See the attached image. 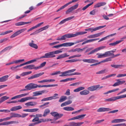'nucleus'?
<instances>
[{
    "mask_svg": "<svg viewBox=\"0 0 126 126\" xmlns=\"http://www.w3.org/2000/svg\"><path fill=\"white\" fill-rule=\"evenodd\" d=\"M32 73L31 71H30L29 72H24L22 73L20 75L21 76H24L26 75L30 74H31Z\"/></svg>",
    "mask_w": 126,
    "mask_h": 126,
    "instance_id": "48",
    "label": "nucleus"
},
{
    "mask_svg": "<svg viewBox=\"0 0 126 126\" xmlns=\"http://www.w3.org/2000/svg\"><path fill=\"white\" fill-rule=\"evenodd\" d=\"M67 99V97L65 96H62L60 98L59 100V102H62Z\"/></svg>",
    "mask_w": 126,
    "mask_h": 126,
    "instance_id": "35",
    "label": "nucleus"
},
{
    "mask_svg": "<svg viewBox=\"0 0 126 126\" xmlns=\"http://www.w3.org/2000/svg\"><path fill=\"white\" fill-rule=\"evenodd\" d=\"M46 63V62H44L43 63H42L41 64L40 66L37 67V69H38L44 66L45 65Z\"/></svg>",
    "mask_w": 126,
    "mask_h": 126,
    "instance_id": "55",
    "label": "nucleus"
},
{
    "mask_svg": "<svg viewBox=\"0 0 126 126\" xmlns=\"http://www.w3.org/2000/svg\"><path fill=\"white\" fill-rule=\"evenodd\" d=\"M87 33L86 32H76L75 34L68 33L62 36L61 38L58 37L56 40L59 41L65 40L67 38L75 37L76 36L84 34Z\"/></svg>",
    "mask_w": 126,
    "mask_h": 126,
    "instance_id": "1",
    "label": "nucleus"
},
{
    "mask_svg": "<svg viewBox=\"0 0 126 126\" xmlns=\"http://www.w3.org/2000/svg\"><path fill=\"white\" fill-rule=\"evenodd\" d=\"M34 41L33 40L31 41V42L29 43V45L31 47L35 48V49H37L38 48L37 45L33 43Z\"/></svg>",
    "mask_w": 126,
    "mask_h": 126,
    "instance_id": "15",
    "label": "nucleus"
},
{
    "mask_svg": "<svg viewBox=\"0 0 126 126\" xmlns=\"http://www.w3.org/2000/svg\"><path fill=\"white\" fill-rule=\"evenodd\" d=\"M45 92V90H43L42 91L34 92L33 93V96H36L41 95L44 93Z\"/></svg>",
    "mask_w": 126,
    "mask_h": 126,
    "instance_id": "14",
    "label": "nucleus"
},
{
    "mask_svg": "<svg viewBox=\"0 0 126 126\" xmlns=\"http://www.w3.org/2000/svg\"><path fill=\"white\" fill-rule=\"evenodd\" d=\"M61 73L62 74L59 75L60 77H63L67 76H71V73H68L67 71L63 72H61Z\"/></svg>",
    "mask_w": 126,
    "mask_h": 126,
    "instance_id": "20",
    "label": "nucleus"
},
{
    "mask_svg": "<svg viewBox=\"0 0 126 126\" xmlns=\"http://www.w3.org/2000/svg\"><path fill=\"white\" fill-rule=\"evenodd\" d=\"M50 112V110L48 109H46L44 112L43 116L44 117H45L47 114H49Z\"/></svg>",
    "mask_w": 126,
    "mask_h": 126,
    "instance_id": "38",
    "label": "nucleus"
},
{
    "mask_svg": "<svg viewBox=\"0 0 126 126\" xmlns=\"http://www.w3.org/2000/svg\"><path fill=\"white\" fill-rule=\"evenodd\" d=\"M67 47V43H64L60 45L54 46L53 47V48H58V47Z\"/></svg>",
    "mask_w": 126,
    "mask_h": 126,
    "instance_id": "30",
    "label": "nucleus"
},
{
    "mask_svg": "<svg viewBox=\"0 0 126 126\" xmlns=\"http://www.w3.org/2000/svg\"><path fill=\"white\" fill-rule=\"evenodd\" d=\"M69 56L66 53H65L63 54H61L57 58V59H59L61 58H63L65 57H68Z\"/></svg>",
    "mask_w": 126,
    "mask_h": 126,
    "instance_id": "21",
    "label": "nucleus"
},
{
    "mask_svg": "<svg viewBox=\"0 0 126 126\" xmlns=\"http://www.w3.org/2000/svg\"><path fill=\"white\" fill-rule=\"evenodd\" d=\"M31 23V22H20L16 23L15 24V25L16 26H20L28 24Z\"/></svg>",
    "mask_w": 126,
    "mask_h": 126,
    "instance_id": "24",
    "label": "nucleus"
},
{
    "mask_svg": "<svg viewBox=\"0 0 126 126\" xmlns=\"http://www.w3.org/2000/svg\"><path fill=\"white\" fill-rule=\"evenodd\" d=\"M18 67V65L15 66H12L10 68V69L12 71L16 72L19 70V69L17 68Z\"/></svg>",
    "mask_w": 126,
    "mask_h": 126,
    "instance_id": "44",
    "label": "nucleus"
},
{
    "mask_svg": "<svg viewBox=\"0 0 126 126\" xmlns=\"http://www.w3.org/2000/svg\"><path fill=\"white\" fill-rule=\"evenodd\" d=\"M80 60H79V59H73L66 61H65V62H66L72 63L77 61H79Z\"/></svg>",
    "mask_w": 126,
    "mask_h": 126,
    "instance_id": "47",
    "label": "nucleus"
},
{
    "mask_svg": "<svg viewBox=\"0 0 126 126\" xmlns=\"http://www.w3.org/2000/svg\"><path fill=\"white\" fill-rule=\"evenodd\" d=\"M123 40L116 41V42L113 43H110L109 45L111 46H115L117 44H118Z\"/></svg>",
    "mask_w": 126,
    "mask_h": 126,
    "instance_id": "34",
    "label": "nucleus"
},
{
    "mask_svg": "<svg viewBox=\"0 0 126 126\" xmlns=\"http://www.w3.org/2000/svg\"><path fill=\"white\" fill-rule=\"evenodd\" d=\"M27 29L26 28L23 29L16 31L10 36V38H13L15 37L21 33L24 32Z\"/></svg>",
    "mask_w": 126,
    "mask_h": 126,
    "instance_id": "4",
    "label": "nucleus"
},
{
    "mask_svg": "<svg viewBox=\"0 0 126 126\" xmlns=\"http://www.w3.org/2000/svg\"><path fill=\"white\" fill-rule=\"evenodd\" d=\"M82 60L84 62L89 63H94L96 62V60L93 59H84Z\"/></svg>",
    "mask_w": 126,
    "mask_h": 126,
    "instance_id": "16",
    "label": "nucleus"
},
{
    "mask_svg": "<svg viewBox=\"0 0 126 126\" xmlns=\"http://www.w3.org/2000/svg\"><path fill=\"white\" fill-rule=\"evenodd\" d=\"M58 95V94H57L56 93L54 94V96H51L50 97H47V100H51L53 99H55L57 98H58V97H55V96H57Z\"/></svg>",
    "mask_w": 126,
    "mask_h": 126,
    "instance_id": "36",
    "label": "nucleus"
},
{
    "mask_svg": "<svg viewBox=\"0 0 126 126\" xmlns=\"http://www.w3.org/2000/svg\"><path fill=\"white\" fill-rule=\"evenodd\" d=\"M44 73V72H42L35 74L28 78V79L30 80L38 77L43 75Z\"/></svg>",
    "mask_w": 126,
    "mask_h": 126,
    "instance_id": "12",
    "label": "nucleus"
},
{
    "mask_svg": "<svg viewBox=\"0 0 126 126\" xmlns=\"http://www.w3.org/2000/svg\"><path fill=\"white\" fill-rule=\"evenodd\" d=\"M126 76V74H118L117 76V77L118 78H121L122 77H125Z\"/></svg>",
    "mask_w": 126,
    "mask_h": 126,
    "instance_id": "59",
    "label": "nucleus"
},
{
    "mask_svg": "<svg viewBox=\"0 0 126 126\" xmlns=\"http://www.w3.org/2000/svg\"><path fill=\"white\" fill-rule=\"evenodd\" d=\"M79 40H78L75 42H69L67 43V47L71 46L74 44L80 43Z\"/></svg>",
    "mask_w": 126,
    "mask_h": 126,
    "instance_id": "33",
    "label": "nucleus"
},
{
    "mask_svg": "<svg viewBox=\"0 0 126 126\" xmlns=\"http://www.w3.org/2000/svg\"><path fill=\"white\" fill-rule=\"evenodd\" d=\"M46 122L45 119H39L38 121L36 123L37 124L41 123L42 122Z\"/></svg>",
    "mask_w": 126,
    "mask_h": 126,
    "instance_id": "57",
    "label": "nucleus"
},
{
    "mask_svg": "<svg viewBox=\"0 0 126 126\" xmlns=\"http://www.w3.org/2000/svg\"><path fill=\"white\" fill-rule=\"evenodd\" d=\"M65 126H77V123L71 122L69 123L68 125H65Z\"/></svg>",
    "mask_w": 126,
    "mask_h": 126,
    "instance_id": "51",
    "label": "nucleus"
},
{
    "mask_svg": "<svg viewBox=\"0 0 126 126\" xmlns=\"http://www.w3.org/2000/svg\"><path fill=\"white\" fill-rule=\"evenodd\" d=\"M6 125H10L13 124H17L18 123V121H11L9 122H6Z\"/></svg>",
    "mask_w": 126,
    "mask_h": 126,
    "instance_id": "49",
    "label": "nucleus"
},
{
    "mask_svg": "<svg viewBox=\"0 0 126 126\" xmlns=\"http://www.w3.org/2000/svg\"><path fill=\"white\" fill-rule=\"evenodd\" d=\"M100 86L99 85L92 86L88 87L87 88L88 91H94L97 89Z\"/></svg>",
    "mask_w": 126,
    "mask_h": 126,
    "instance_id": "10",
    "label": "nucleus"
},
{
    "mask_svg": "<svg viewBox=\"0 0 126 126\" xmlns=\"http://www.w3.org/2000/svg\"><path fill=\"white\" fill-rule=\"evenodd\" d=\"M105 32V31L96 34L90 35L87 37V38H92L98 37L102 35Z\"/></svg>",
    "mask_w": 126,
    "mask_h": 126,
    "instance_id": "8",
    "label": "nucleus"
},
{
    "mask_svg": "<svg viewBox=\"0 0 126 126\" xmlns=\"http://www.w3.org/2000/svg\"><path fill=\"white\" fill-rule=\"evenodd\" d=\"M86 47H84L83 48L81 49L80 48H76V51H77L78 52L82 51L85 49L86 48Z\"/></svg>",
    "mask_w": 126,
    "mask_h": 126,
    "instance_id": "60",
    "label": "nucleus"
},
{
    "mask_svg": "<svg viewBox=\"0 0 126 126\" xmlns=\"http://www.w3.org/2000/svg\"><path fill=\"white\" fill-rule=\"evenodd\" d=\"M9 98V97L4 96L1 97L0 99V103H1L6 100L7 99Z\"/></svg>",
    "mask_w": 126,
    "mask_h": 126,
    "instance_id": "39",
    "label": "nucleus"
},
{
    "mask_svg": "<svg viewBox=\"0 0 126 126\" xmlns=\"http://www.w3.org/2000/svg\"><path fill=\"white\" fill-rule=\"evenodd\" d=\"M28 94L29 93H26L19 95V98H20L27 96L28 95Z\"/></svg>",
    "mask_w": 126,
    "mask_h": 126,
    "instance_id": "64",
    "label": "nucleus"
},
{
    "mask_svg": "<svg viewBox=\"0 0 126 126\" xmlns=\"http://www.w3.org/2000/svg\"><path fill=\"white\" fill-rule=\"evenodd\" d=\"M36 84L33 83H29L26 86L28 87L29 90H30L37 88Z\"/></svg>",
    "mask_w": 126,
    "mask_h": 126,
    "instance_id": "9",
    "label": "nucleus"
},
{
    "mask_svg": "<svg viewBox=\"0 0 126 126\" xmlns=\"http://www.w3.org/2000/svg\"><path fill=\"white\" fill-rule=\"evenodd\" d=\"M106 3L105 2H101L95 4L94 6L95 8L99 7L101 6H104L106 5Z\"/></svg>",
    "mask_w": 126,
    "mask_h": 126,
    "instance_id": "26",
    "label": "nucleus"
},
{
    "mask_svg": "<svg viewBox=\"0 0 126 126\" xmlns=\"http://www.w3.org/2000/svg\"><path fill=\"white\" fill-rule=\"evenodd\" d=\"M29 100L28 97L21 98L20 100H18L17 102H24Z\"/></svg>",
    "mask_w": 126,
    "mask_h": 126,
    "instance_id": "45",
    "label": "nucleus"
},
{
    "mask_svg": "<svg viewBox=\"0 0 126 126\" xmlns=\"http://www.w3.org/2000/svg\"><path fill=\"white\" fill-rule=\"evenodd\" d=\"M22 107L21 106H17L13 107L10 109V110L12 111H16L21 109Z\"/></svg>",
    "mask_w": 126,
    "mask_h": 126,
    "instance_id": "27",
    "label": "nucleus"
},
{
    "mask_svg": "<svg viewBox=\"0 0 126 126\" xmlns=\"http://www.w3.org/2000/svg\"><path fill=\"white\" fill-rule=\"evenodd\" d=\"M37 104V103L36 102H30L26 103L25 105L26 106H34Z\"/></svg>",
    "mask_w": 126,
    "mask_h": 126,
    "instance_id": "22",
    "label": "nucleus"
},
{
    "mask_svg": "<svg viewBox=\"0 0 126 126\" xmlns=\"http://www.w3.org/2000/svg\"><path fill=\"white\" fill-rule=\"evenodd\" d=\"M24 61V59L21 60H19L14 61H13V63H17L21 62L23 61Z\"/></svg>",
    "mask_w": 126,
    "mask_h": 126,
    "instance_id": "56",
    "label": "nucleus"
},
{
    "mask_svg": "<svg viewBox=\"0 0 126 126\" xmlns=\"http://www.w3.org/2000/svg\"><path fill=\"white\" fill-rule=\"evenodd\" d=\"M13 32V31L12 30H9L5 32H2L0 34V35H4L5 34H6L8 33H10L11 32Z\"/></svg>",
    "mask_w": 126,
    "mask_h": 126,
    "instance_id": "53",
    "label": "nucleus"
},
{
    "mask_svg": "<svg viewBox=\"0 0 126 126\" xmlns=\"http://www.w3.org/2000/svg\"><path fill=\"white\" fill-rule=\"evenodd\" d=\"M76 79V78H67L65 79L61 80L60 81L61 82H65L69 80L71 81L72 80H74L75 79Z\"/></svg>",
    "mask_w": 126,
    "mask_h": 126,
    "instance_id": "37",
    "label": "nucleus"
},
{
    "mask_svg": "<svg viewBox=\"0 0 126 126\" xmlns=\"http://www.w3.org/2000/svg\"><path fill=\"white\" fill-rule=\"evenodd\" d=\"M11 116H10L4 118V121L9 120L13 117H16V113H11Z\"/></svg>",
    "mask_w": 126,
    "mask_h": 126,
    "instance_id": "23",
    "label": "nucleus"
},
{
    "mask_svg": "<svg viewBox=\"0 0 126 126\" xmlns=\"http://www.w3.org/2000/svg\"><path fill=\"white\" fill-rule=\"evenodd\" d=\"M86 115V114H82L77 116L68 120V121L73 120L76 119L81 120L83 119Z\"/></svg>",
    "mask_w": 126,
    "mask_h": 126,
    "instance_id": "7",
    "label": "nucleus"
},
{
    "mask_svg": "<svg viewBox=\"0 0 126 126\" xmlns=\"http://www.w3.org/2000/svg\"><path fill=\"white\" fill-rule=\"evenodd\" d=\"M90 93L89 91L86 90H84L80 92V94L81 95H87L89 94Z\"/></svg>",
    "mask_w": 126,
    "mask_h": 126,
    "instance_id": "29",
    "label": "nucleus"
},
{
    "mask_svg": "<svg viewBox=\"0 0 126 126\" xmlns=\"http://www.w3.org/2000/svg\"><path fill=\"white\" fill-rule=\"evenodd\" d=\"M10 112V110H0V112H4L5 113H8Z\"/></svg>",
    "mask_w": 126,
    "mask_h": 126,
    "instance_id": "61",
    "label": "nucleus"
},
{
    "mask_svg": "<svg viewBox=\"0 0 126 126\" xmlns=\"http://www.w3.org/2000/svg\"><path fill=\"white\" fill-rule=\"evenodd\" d=\"M99 39V38H95V39H92L88 40H87L86 41H85L83 42V43H82V45H83L86 43L91 42H93L94 41H95L98 40Z\"/></svg>",
    "mask_w": 126,
    "mask_h": 126,
    "instance_id": "25",
    "label": "nucleus"
},
{
    "mask_svg": "<svg viewBox=\"0 0 126 126\" xmlns=\"http://www.w3.org/2000/svg\"><path fill=\"white\" fill-rule=\"evenodd\" d=\"M108 71V70L107 69H104L102 70L99 71L98 72L96 73V74H103L106 73Z\"/></svg>",
    "mask_w": 126,
    "mask_h": 126,
    "instance_id": "31",
    "label": "nucleus"
},
{
    "mask_svg": "<svg viewBox=\"0 0 126 126\" xmlns=\"http://www.w3.org/2000/svg\"><path fill=\"white\" fill-rule=\"evenodd\" d=\"M126 120L124 119H116L112 120L111 122L112 123H119L123 122L125 121Z\"/></svg>",
    "mask_w": 126,
    "mask_h": 126,
    "instance_id": "18",
    "label": "nucleus"
},
{
    "mask_svg": "<svg viewBox=\"0 0 126 126\" xmlns=\"http://www.w3.org/2000/svg\"><path fill=\"white\" fill-rule=\"evenodd\" d=\"M111 110V109L109 108H100L97 110L98 112H102L106 111H108Z\"/></svg>",
    "mask_w": 126,
    "mask_h": 126,
    "instance_id": "13",
    "label": "nucleus"
},
{
    "mask_svg": "<svg viewBox=\"0 0 126 126\" xmlns=\"http://www.w3.org/2000/svg\"><path fill=\"white\" fill-rule=\"evenodd\" d=\"M116 49H114L113 50H112L109 51H107V52H108L107 53L108 54V56H112V55H114V54L111 53H114L116 51Z\"/></svg>",
    "mask_w": 126,
    "mask_h": 126,
    "instance_id": "43",
    "label": "nucleus"
},
{
    "mask_svg": "<svg viewBox=\"0 0 126 126\" xmlns=\"http://www.w3.org/2000/svg\"><path fill=\"white\" fill-rule=\"evenodd\" d=\"M85 88L83 87H79V88L75 89L74 90V92H78L81 90H83Z\"/></svg>",
    "mask_w": 126,
    "mask_h": 126,
    "instance_id": "41",
    "label": "nucleus"
},
{
    "mask_svg": "<svg viewBox=\"0 0 126 126\" xmlns=\"http://www.w3.org/2000/svg\"><path fill=\"white\" fill-rule=\"evenodd\" d=\"M49 104V102H46L44 104L41 105L39 106V107L40 108H41L42 109H44L45 108L47 107L48 106L47 105Z\"/></svg>",
    "mask_w": 126,
    "mask_h": 126,
    "instance_id": "40",
    "label": "nucleus"
},
{
    "mask_svg": "<svg viewBox=\"0 0 126 126\" xmlns=\"http://www.w3.org/2000/svg\"><path fill=\"white\" fill-rule=\"evenodd\" d=\"M16 117L19 118L21 117L22 118H24L28 115V113H23L21 115L19 114L16 113Z\"/></svg>",
    "mask_w": 126,
    "mask_h": 126,
    "instance_id": "32",
    "label": "nucleus"
},
{
    "mask_svg": "<svg viewBox=\"0 0 126 126\" xmlns=\"http://www.w3.org/2000/svg\"><path fill=\"white\" fill-rule=\"evenodd\" d=\"M106 47L105 46H101L96 48L97 51L103 49Z\"/></svg>",
    "mask_w": 126,
    "mask_h": 126,
    "instance_id": "63",
    "label": "nucleus"
},
{
    "mask_svg": "<svg viewBox=\"0 0 126 126\" xmlns=\"http://www.w3.org/2000/svg\"><path fill=\"white\" fill-rule=\"evenodd\" d=\"M55 57V55L53 54L52 51L47 53L45 54V55L40 57V58H52Z\"/></svg>",
    "mask_w": 126,
    "mask_h": 126,
    "instance_id": "3",
    "label": "nucleus"
},
{
    "mask_svg": "<svg viewBox=\"0 0 126 126\" xmlns=\"http://www.w3.org/2000/svg\"><path fill=\"white\" fill-rule=\"evenodd\" d=\"M69 4V3L68 2V3L65 4L62 7H61L60 8H59L57 10V11L56 12H58V11H60L61 10L63 9L65 7H67V6Z\"/></svg>",
    "mask_w": 126,
    "mask_h": 126,
    "instance_id": "50",
    "label": "nucleus"
},
{
    "mask_svg": "<svg viewBox=\"0 0 126 126\" xmlns=\"http://www.w3.org/2000/svg\"><path fill=\"white\" fill-rule=\"evenodd\" d=\"M126 97V94H125L121 95L119 96L113 97L110 98L106 99L105 100V101L106 102L114 101L115 100L117 99H120L122 98H124Z\"/></svg>",
    "mask_w": 126,
    "mask_h": 126,
    "instance_id": "2",
    "label": "nucleus"
},
{
    "mask_svg": "<svg viewBox=\"0 0 126 126\" xmlns=\"http://www.w3.org/2000/svg\"><path fill=\"white\" fill-rule=\"evenodd\" d=\"M81 56V54H78V55H73L72 56H70L68 58L69 59H71L73 58H74L76 57H80Z\"/></svg>",
    "mask_w": 126,
    "mask_h": 126,
    "instance_id": "58",
    "label": "nucleus"
},
{
    "mask_svg": "<svg viewBox=\"0 0 126 126\" xmlns=\"http://www.w3.org/2000/svg\"><path fill=\"white\" fill-rule=\"evenodd\" d=\"M79 4H77L71 7L66 11V13L68 14L72 12L74 10L76 9L78 7Z\"/></svg>",
    "mask_w": 126,
    "mask_h": 126,
    "instance_id": "5",
    "label": "nucleus"
},
{
    "mask_svg": "<svg viewBox=\"0 0 126 126\" xmlns=\"http://www.w3.org/2000/svg\"><path fill=\"white\" fill-rule=\"evenodd\" d=\"M61 49L55 51H52L53 54H58L60 53H61L62 52V51Z\"/></svg>",
    "mask_w": 126,
    "mask_h": 126,
    "instance_id": "54",
    "label": "nucleus"
},
{
    "mask_svg": "<svg viewBox=\"0 0 126 126\" xmlns=\"http://www.w3.org/2000/svg\"><path fill=\"white\" fill-rule=\"evenodd\" d=\"M63 110L68 111H72L74 110V109L71 107H67L63 108Z\"/></svg>",
    "mask_w": 126,
    "mask_h": 126,
    "instance_id": "42",
    "label": "nucleus"
},
{
    "mask_svg": "<svg viewBox=\"0 0 126 126\" xmlns=\"http://www.w3.org/2000/svg\"><path fill=\"white\" fill-rule=\"evenodd\" d=\"M108 52H105L104 54H99L97 53V55H98V58H102L106 57H108Z\"/></svg>",
    "mask_w": 126,
    "mask_h": 126,
    "instance_id": "19",
    "label": "nucleus"
},
{
    "mask_svg": "<svg viewBox=\"0 0 126 126\" xmlns=\"http://www.w3.org/2000/svg\"><path fill=\"white\" fill-rule=\"evenodd\" d=\"M117 82L115 83L113 85V87H115L118 86L120 85H122L124 84L126 82L125 81H120V79H118L116 80Z\"/></svg>",
    "mask_w": 126,
    "mask_h": 126,
    "instance_id": "11",
    "label": "nucleus"
},
{
    "mask_svg": "<svg viewBox=\"0 0 126 126\" xmlns=\"http://www.w3.org/2000/svg\"><path fill=\"white\" fill-rule=\"evenodd\" d=\"M106 25H104L103 26H99L98 27L94 29H92V28H89L88 29H86L85 30V31H91V32H93V31H96L97 30H99L101 28H103L105 27L106 26Z\"/></svg>",
    "mask_w": 126,
    "mask_h": 126,
    "instance_id": "6",
    "label": "nucleus"
},
{
    "mask_svg": "<svg viewBox=\"0 0 126 126\" xmlns=\"http://www.w3.org/2000/svg\"><path fill=\"white\" fill-rule=\"evenodd\" d=\"M9 76L6 75L0 78V82H2L5 81L8 79Z\"/></svg>",
    "mask_w": 126,
    "mask_h": 126,
    "instance_id": "17",
    "label": "nucleus"
},
{
    "mask_svg": "<svg viewBox=\"0 0 126 126\" xmlns=\"http://www.w3.org/2000/svg\"><path fill=\"white\" fill-rule=\"evenodd\" d=\"M38 59H34L32 60H31L27 62L28 64L30 63L34 62H36L37 60Z\"/></svg>",
    "mask_w": 126,
    "mask_h": 126,
    "instance_id": "62",
    "label": "nucleus"
},
{
    "mask_svg": "<svg viewBox=\"0 0 126 126\" xmlns=\"http://www.w3.org/2000/svg\"><path fill=\"white\" fill-rule=\"evenodd\" d=\"M94 3L93 2H92L91 3L88 4L87 5L84 6L82 10H84L87 9L89 7L92 5Z\"/></svg>",
    "mask_w": 126,
    "mask_h": 126,
    "instance_id": "52",
    "label": "nucleus"
},
{
    "mask_svg": "<svg viewBox=\"0 0 126 126\" xmlns=\"http://www.w3.org/2000/svg\"><path fill=\"white\" fill-rule=\"evenodd\" d=\"M111 66L112 67L116 68H121L125 66L122 65L120 64H111Z\"/></svg>",
    "mask_w": 126,
    "mask_h": 126,
    "instance_id": "28",
    "label": "nucleus"
},
{
    "mask_svg": "<svg viewBox=\"0 0 126 126\" xmlns=\"http://www.w3.org/2000/svg\"><path fill=\"white\" fill-rule=\"evenodd\" d=\"M29 69H34L36 70L38 69H37V67H35V65L33 64H31L29 65Z\"/></svg>",
    "mask_w": 126,
    "mask_h": 126,
    "instance_id": "46",
    "label": "nucleus"
}]
</instances>
